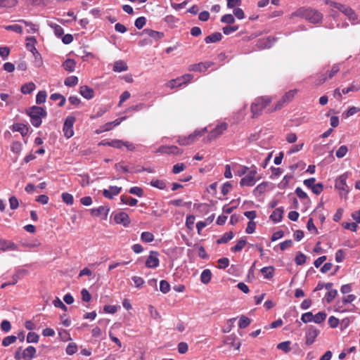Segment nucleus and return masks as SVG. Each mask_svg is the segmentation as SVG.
Wrapping results in <instances>:
<instances>
[{
  "label": "nucleus",
  "mask_w": 360,
  "mask_h": 360,
  "mask_svg": "<svg viewBox=\"0 0 360 360\" xmlns=\"http://www.w3.org/2000/svg\"><path fill=\"white\" fill-rule=\"evenodd\" d=\"M304 18L309 22L316 24L322 20L323 15L318 11L302 7L290 14V18Z\"/></svg>",
  "instance_id": "f257e3e1"
},
{
  "label": "nucleus",
  "mask_w": 360,
  "mask_h": 360,
  "mask_svg": "<svg viewBox=\"0 0 360 360\" xmlns=\"http://www.w3.org/2000/svg\"><path fill=\"white\" fill-rule=\"evenodd\" d=\"M272 101V98L269 96H264L257 98L251 104L250 110L252 117H259L262 110L266 108Z\"/></svg>",
  "instance_id": "f03ea898"
},
{
  "label": "nucleus",
  "mask_w": 360,
  "mask_h": 360,
  "mask_svg": "<svg viewBox=\"0 0 360 360\" xmlns=\"http://www.w3.org/2000/svg\"><path fill=\"white\" fill-rule=\"evenodd\" d=\"M30 117V122L35 127H39L41 124V119L46 116V110L39 106L31 107L28 112Z\"/></svg>",
  "instance_id": "7ed1b4c3"
},
{
  "label": "nucleus",
  "mask_w": 360,
  "mask_h": 360,
  "mask_svg": "<svg viewBox=\"0 0 360 360\" xmlns=\"http://www.w3.org/2000/svg\"><path fill=\"white\" fill-rule=\"evenodd\" d=\"M207 131V128L205 127L201 130H195L188 136H180L178 137L176 142L180 146H188L194 143L199 137L202 136Z\"/></svg>",
  "instance_id": "20e7f679"
},
{
  "label": "nucleus",
  "mask_w": 360,
  "mask_h": 360,
  "mask_svg": "<svg viewBox=\"0 0 360 360\" xmlns=\"http://www.w3.org/2000/svg\"><path fill=\"white\" fill-rule=\"evenodd\" d=\"M37 350L33 346H28L26 349H22L20 347L15 352L14 358L15 360H32L36 357Z\"/></svg>",
  "instance_id": "39448f33"
},
{
  "label": "nucleus",
  "mask_w": 360,
  "mask_h": 360,
  "mask_svg": "<svg viewBox=\"0 0 360 360\" xmlns=\"http://www.w3.org/2000/svg\"><path fill=\"white\" fill-rule=\"evenodd\" d=\"M297 89H292L290 90L288 92H286L283 97L276 103L274 108L269 109V112H272L276 110H280L283 108L284 105L286 103L290 102L292 101V99L295 98V95L297 94Z\"/></svg>",
  "instance_id": "423d86ee"
},
{
  "label": "nucleus",
  "mask_w": 360,
  "mask_h": 360,
  "mask_svg": "<svg viewBox=\"0 0 360 360\" xmlns=\"http://www.w3.org/2000/svg\"><path fill=\"white\" fill-rule=\"evenodd\" d=\"M348 172L341 174L336 180L335 188L340 191V195L347 196L349 192L348 186L347 185V179L348 178Z\"/></svg>",
  "instance_id": "0eeeda50"
},
{
  "label": "nucleus",
  "mask_w": 360,
  "mask_h": 360,
  "mask_svg": "<svg viewBox=\"0 0 360 360\" xmlns=\"http://www.w3.org/2000/svg\"><path fill=\"white\" fill-rule=\"evenodd\" d=\"M257 174V172L256 168L252 169L247 175L240 179V185L241 186H253L258 179Z\"/></svg>",
  "instance_id": "6e6552de"
},
{
  "label": "nucleus",
  "mask_w": 360,
  "mask_h": 360,
  "mask_svg": "<svg viewBox=\"0 0 360 360\" xmlns=\"http://www.w3.org/2000/svg\"><path fill=\"white\" fill-rule=\"evenodd\" d=\"M75 120V117L72 115L68 116L65 120L63 131L64 136L68 139H70L74 135L73 125Z\"/></svg>",
  "instance_id": "1a4fd4ad"
},
{
  "label": "nucleus",
  "mask_w": 360,
  "mask_h": 360,
  "mask_svg": "<svg viewBox=\"0 0 360 360\" xmlns=\"http://www.w3.org/2000/svg\"><path fill=\"white\" fill-rule=\"evenodd\" d=\"M228 124L226 122H221L217 124L214 129H213L210 134L207 136V139L210 141L212 140L216 139L219 137L221 135L224 134V132L227 129Z\"/></svg>",
  "instance_id": "9d476101"
},
{
  "label": "nucleus",
  "mask_w": 360,
  "mask_h": 360,
  "mask_svg": "<svg viewBox=\"0 0 360 360\" xmlns=\"http://www.w3.org/2000/svg\"><path fill=\"white\" fill-rule=\"evenodd\" d=\"M319 333L320 331L318 329H316L314 326H309L307 328L305 334L306 345H312L314 342L316 337L319 335Z\"/></svg>",
  "instance_id": "9b49d317"
},
{
  "label": "nucleus",
  "mask_w": 360,
  "mask_h": 360,
  "mask_svg": "<svg viewBox=\"0 0 360 360\" xmlns=\"http://www.w3.org/2000/svg\"><path fill=\"white\" fill-rule=\"evenodd\" d=\"M114 221L116 224H122L125 227L128 226L131 222L128 214L124 212H118L115 213Z\"/></svg>",
  "instance_id": "f8f14e48"
},
{
  "label": "nucleus",
  "mask_w": 360,
  "mask_h": 360,
  "mask_svg": "<svg viewBox=\"0 0 360 360\" xmlns=\"http://www.w3.org/2000/svg\"><path fill=\"white\" fill-rule=\"evenodd\" d=\"M158 255V252L150 251L146 261V267L152 269L158 267L160 263Z\"/></svg>",
  "instance_id": "ddd939ff"
},
{
  "label": "nucleus",
  "mask_w": 360,
  "mask_h": 360,
  "mask_svg": "<svg viewBox=\"0 0 360 360\" xmlns=\"http://www.w3.org/2000/svg\"><path fill=\"white\" fill-rule=\"evenodd\" d=\"M214 63L210 61L201 62L197 64L190 65L188 70L190 71L202 72L206 71Z\"/></svg>",
  "instance_id": "4468645a"
},
{
  "label": "nucleus",
  "mask_w": 360,
  "mask_h": 360,
  "mask_svg": "<svg viewBox=\"0 0 360 360\" xmlns=\"http://www.w3.org/2000/svg\"><path fill=\"white\" fill-rule=\"evenodd\" d=\"M123 146L126 147L127 149L129 151H133L135 150V146L134 144L129 141H124L120 139H113L112 143L111 144V147L116 148H122Z\"/></svg>",
  "instance_id": "2eb2a0df"
},
{
  "label": "nucleus",
  "mask_w": 360,
  "mask_h": 360,
  "mask_svg": "<svg viewBox=\"0 0 360 360\" xmlns=\"http://www.w3.org/2000/svg\"><path fill=\"white\" fill-rule=\"evenodd\" d=\"M0 250L4 252L7 250L15 251L18 250V247L15 243L11 240L0 238Z\"/></svg>",
  "instance_id": "dca6fc26"
},
{
  "label": "nucleus",
  "mask_w": 360,
  "mask_h": 360,
  "mask_svg": "<svg viewBox=\"0 0 360 360\" xmlns=\"http://www.w3.org/2000/svg\"><path fill=\"white\" fill-rule=\"evenodd\" d=\"M122 191V187L111 186L109 189H104L103 195L105 198L112 199L115 195H117Z\"/></svg>",
  "instance_id": "f3484780"
},
{
  "label": "nucleus",
  "mask_w": 360,
  "mask_h": 360,
  "mask_svg": "<svg viewBox=\"0 0 360 360\" xmlns=\"http://www.w3.org/2000/svg\"><path fill=\"white\" fill-rule=\"evenodd\" d=\"M79 94L86 99H91L94 97V91L89 86L84 85L79 88Z\"/></svg>",
  "instance_id": "a211bd4d"
},
{
  "label": "nucleus",
  "mask_w": 360,
  "mask_h": 360,
  "mask_svg": "<svg viewBox=\"0 0 360 360\" xmlns=\"http://www.w3.org/2000/svg\"><path fill=\"white\" fill-rule=\"evenodd\" d=\"M142 33L149 36L155 40H159L164 37V34L162 32L155 31L150 29H145L143 30Z\"/></svg>",
  "instance_id": "6ab92c4d"
},
{
  "label": "nucleus",
  "mask_w": 360,
  "mask_h": 360,
  "mask_svg": "<svg viewBox=\"0 0 360 360\" xmlns=\"http://www.w3.org/2000/svg\"><path fill=\"white\" fill-rule=\"evenodd\" d=\"M63 68L68 72H74L76 68V62L71 58L66 59L62 64Z\"/></svg>",
  "instance_id": "aec40b11"
},
{
  "label": "nucleus",
  "mask_w": 360,
  "mask_h": 360,
  "mask_svg": "<svg viewBox=\"0 0 360 360\" xmlns=\"http://www.w3.org/2000/svg\"><path fill=\"white\" fill-rule=\"evenodd\" d=\"M283 210L282 208H277L273 211L270 215V219L275 223L279 222L283 219Z\"/></svg>",
  "instance_id": "412c9836"
},
{
  "label": "nucleus",
  "mask_w": 360,
  "mask_h": 360,
  "mask_svg": "<svg viewBox=\"0 0 360 360\" xmlns=\"http://www.w3.org/2000/svg\"><path fill=\"white\" fill-rule=\"evenodd\" d=\"M222 39V35L220 32H214L212 34H211L210 35L206 37L205 38V43L207 44H210V43H215V42H218L219 41H221Z\"/></svg>",
  "instance_id": "4be33fe9"
},
{
  "label": "nucleus",
  "mask_w": 360,
  "mask_h": 360,
  "mask_svg": "<svg viewBox=\"0 0 360 360\" xmlns=\"http://www.w3.org/2000/svg\"><path fill=\"white\" fill-rule=\"evenodd\" d=\"M269 183L266 181H264L259 185L257 186V187L254 189L253 193L255 195L258 196L263 193H264L268 188Z\"/></svg>",
  "instance_id": "5701e85b"
},
{
  "label": "nucleus",
  "mask_w": 360,
  "mask_h": 360,
  "mask_svg": "<svg viewBox=\"0 0 360 360\" xmlns=\"http://www.w3.org/2000/svg\"><path fill=\"white\" fill-rule=\"evenodd\" d=\"M26 274L27 271L25 269H18L12 276V279L9 282L11 283V285H15L18 283V280H20Z\"/></svg>",
  "instance_id": "b1692460"
},
{
  "label": "nucleus",
  "mask_w": 360,
  "mask_h": 360,
  "mask_svg": "<svg viewBox=\"0 0 360 360\" xmlns=\"http://www.w3.org/2000/svg\"><path fill=\"white\" fill-rule=\"evenodd\" d=\"M341 12L347 15L349 20L355 21L357 20V16L354 11L349 6L345 5L341 10Z\"/></svg>",
  "instance_id": "393cba45"
},
{
  "label": "nucleus",
  "mask_w": 360,
  "mask_h": 360,
  "mask_svg": "<svg viewBox=\"0 0 360 360\" xmlns=\"http://www.w3.org/2000/svg\"><path fill=\"white\" fill-rule=\"evenodd\" d=\"M236 336L234 335H231L227 336L223 341L224 344L228 345L230 347H236V349H239L240 347V342H238L236 344L235 343Z\"/></svg>",
  "instance_id": "a878e982"
},
{
  "label": "nucleus",
  "mask_w": 360,
  "mask_h": 360,
  "mask_svg": "<svg viewBox=\"0 0 360 360\" xmlns=\"http://www.w3.org/2000/svg\"><path fill=\"white\" fill-rule=\"evenodd\" d=\"M275 269L272 266H265L261 269V273L265 278L271 279L274 277Z\"/></svg>",
  "instance_id": "bb28decb"
},
{
  "label": "nucleus",
  "mask_w": 360,
  "mask_h": 360,
  "mask_svg": "<svg viewBox=\"0 0 360 360\" xmlns=\"http://www.w3.org/2000/svg\"><path fill=\"white\" fill-rule=\"evenodd\" d=\"M211 278H212L211 271L208 269L203 270L200 275V281L203 284H207L210 282Z\"/></svg>",
  "instance_id": "cd10ccee"
},
{
  "label": "nucleus",
  "mask_w": 360,
  "mask_h": 360,
  "mask_svg": "<svg viewBox=\"0 0 360 360\" xmlns=\"http://www.w3.org/2000/svg\"><path fill=\"white\" fill-rule=\"evenodd\" d=\"M36 88L34 83L28 82L21 86V92L24 94H31Z\"/></svg>",
  "instance_id": "c85d7f7f"
},
{
  "label": "nucleus",
  "mask_w": 360,
  "mask_h": 360,
  "mask_svg": "<svg viewBox=\"0 0 360 360\" xmlns=\"http://www.w3.org/2000/svg\"><path fill=\"white\" fill-rule=\"evenodd\" d=\"M128 69L126 63L122 60H117L113 66V70L117 72H121L126 71Z\"/></svg>",
  "instance_id": "c756f323"
},
{
  "label": "nucleus",
  "mask_w": 360,
  "mask_h": 360,
  "mask_svg": "<svg viewBox=\"0 0 360 360\" xmlns=\"http://www.w3.org/2000/svg\"><path fill=\"white\" fill-rule=\"evenodd\" d=\"M120 200L123 204L129 205L130 206H135L138 203V200L136 198L127 195H122L120 197Z\"/></svg>",
  "instance_id": "7c9ffc66"
},
{
  "label": "nucleus",
  "mask_w": 360,
  "mask_h": 360,
  "mask_svg": "<svg viewBox=\"0 0 360 360\" xmlns=\"http://www.w3.org/2000/svg\"><path fill=\"white\" fill-rule=\"evenodd\" d=\"M108 211V210H107L103 206H100L98 208L92 209L91 210V214L92 216H94V217H98V216L102 215V214H103L105 216H107Z\"/></svg>",
  "instance_id": "2f4dec72"
},
{
  "label": "nucleus",
  "mask_w": 360,
  "mask_h": 360,
  "mask_svg": "<svg viewBox=\"0 0 360 360\" xmlns=\"http://www.w3.org/2000/svg\"><path fill=\"white\" fill-rule=\"evenodd\" d=\"M18 0H0V8H11L18 4Z\"/></svg>",
  "instance_id": "473e14b6"
},
{
  "label": "nucleus",
  "mask_w": 360,
  "mask_h": 360,
  "mask_svg": "<svg viewBox=\"0 0 360 360\" xmlns=\"http://www.w3.org/2000/svg\"><path fill=\"white\" fill-rule=\"evenodd\" d=\"M233 238L232 231L226 232L220 238L217 240V244L226 243Z\"/></svg>",
  "instance_id": "72a5a7b5"
},
{
  "label": "nucleus",
  "mask_w": 360,
  "mask_h": 360,
  "mask_svg": "<svg viewBox=\"0 0 360 360\" xmlns=\"http://www.w3.org/2000/svg\"><path fill=\"white\" fill-rule=\"evenodd\" d=\"M340 70V68L338 64L333 65L330 70H328L325 72L327 75V78H328V79H332L335 75H336Z\"/></svg>",
  "instance_id": "f704fd0d"
},
{
  "label": "nucleus",
  "mask_w": 360,
  "mask_h": 360,
  "mask_svg": "<svg viewBox=\"0 0 360 360\" xmlns=\"http://www.w3.org/2000/svg\"><path fill=\"white\" fill-rule=\"evenodd\" d=\"M13 130L19 131L23 136L28 132V128L23 124H15L13 125Z\"/></svg>",
  "instance_id": "c9c22d12"
},
{
  "label": "nucleus",
  "mask_w": 360,
  "mask_h": 360,
  "mask_svg": "<svg viewBox=\"0 0 360 360\" xmlns=\"http://www.w3.org/2000/svg\"><path fill=\"white\" fill-rule=\"evenodd\" d=\"M326 316L327 314L325 311H319L314 316L313 315V321L316 323H321L326 320Z\"/></svg>",
  "instance_id": "e433bc0d"
},
{
  "label": "nucleus",
  "mask_w": 360,
  "mask_h": 360,
  "mask_svg": "<svg viewBox=\"0 0 360 360\" xmlns=\"http://www.w3.org/2000/svg\"><path fill=\"white\" fill-rule=\"evenodd\" d=\"M150 184L160 190H164L167 186L165 181L161 179H153Z\"/></svg>",
  "instance_id": "4c0bfd02"
},
{
  "label": "nucleus",
  "mask_w": 360,
  "mask_h": 360,
  "mask_svg": "<svg viewBox=\"0 0 360 360\" xmlns=\"http://www.w3.org/2000/svg\"><path fill=\"white\" fill-rule=\"evenodd\" d=\"M359 89H360V84L358 83L353 82L348 87L344 88L342 90V92L344 94H347L351 91H354V92L358 91Z\"/></svg>",
  "instance_id": "58836bf2"
},
{
  "label": "nucleus",
  "mask_w": 360,
  "mask_h": 360,
  "mask_svg": "<svg viewBox=\"0 0 360 360\" xmlns=\"http://www.w3.org/2000/svg\"><path fill=\"white\" fill-rule=\"evenodd\" d=\"M64 84L67 86H75L78 84V77L77 76H70L65 78Z\"/></svg>",
  "instance_id": "ea45409f"
},
{
  "label": "nucleus",
  "mask_w": 360,
  "mask_h": 360,
  "mask_svg": "<svg viewBox=\"0 0 360 360\" xmlns=\"http://www.w3.org/2000/svg\"><path fill=\"white\" fill-rule=\"evenodd\" d=\"M246 245V240L243 238H240L239 240H238L236 245L231 248V251L233 252H237L241 251L243 248Z\"/></svg>",
  "instance_id": "a19ab883"
},
{
  "label": "nucleus",
  "mask_w": 360,
  "mask_h": 360,
  "mask_svg": "<svg viewBox=\"0 0 360 360\" xmlns=\"http://www.w3.org/2000/svg\"><path fill=\"white\" fill-rule=\"evenodd\" d=\"M141 240L144 243H150L154 240V235L148 231H144L141 235Z\"/></svg>",
  "instance_id": "79ce46f5"
},
{
  "label": "nucleus",
  "mask_w": 360,
  "mask_h": 360,
  "mask_svg": "<svg viewBox=\"0 0 360 360\" xmlns=\"http://www.w3.org/2000/svg\"><path fill=\"white\" fill-rule=\"evenodd\" d=\"M290 344V341L288 340L278 344L276 347L277 349H281L285 353H288L291 350Z\"/></svg>",
  "instance_id": "37998d69"
},
{
  "label": "nucleus",
  "mask_w": 360,
  "mask_h": 360,
  "mask_svg": "<svg viewBox=\"0 0 360 360\" xmlns=\"http://www.w3.org/2000/svg\"><path fill=\"white\" fill-rule=\"evenodd\" d=\"M61 198L63 201L68 205H72L74 203V198L70 193H63Z\"/></svg>",
  "instance_id": "c03bdc74"
},
{
  "label": "nucleus",
  "mask_w": 360,
  "mask_h": 360,
  "mask_svg": "<svg viewBox=\"0 0 360 360\" xmlns=\"http://www.w3.org/2000/svg\"><path fill=\"white\" fill-rule=\"evenodd\" d=\"M18 22H22V23L25 24V26L28 27L29 29L27 30V32H29V33L30 32L34 33V32H37V30H38V29L36 27V25L31 22H28V21H26L22 19L18 20Z\"/></svg>",
  "instance_id": "a18cd8bd"
},
{
  "label": "nucleus",
  "mask_w": 360,
  "mask_h": 360,
  "mask_svg": "<svg viewBox=\"0 0 360 360\" xmlns=\"http://www.w3.org/2000/svg\"><path fill=\"white\" fill-rule=\"evenodd\" d=\"M250 319L245 316H242L239 319L238 327L240 328H245L250 324Z\"/></svg>",
  "instance_id": "49530a36"
},
{
  "label": "nucleus",
  "mask_w": 360,
  "mask_h": 360,
  "mask_svg": "<svg viewBox=\"0 0 360 360\" xmlns=\"http://www.w3.org/2000/svg\"><path fill=\"white\" fill-rule=\"evenodd\" d=\"M359 111H360V108L355 107V106H352V107H350L346 112H345L342 114V116L345 118H348L349 117L354 115V114L357 113Z\"/></svg>",
  "instance_id": "de8ad7c7"
},
{
  "label": "nucleus",
  "mask_w": 360,
  "mask_h": 360,
  "mask_svg": "<svg viewBox=\"0 0 360 360\" xmlns=\"http://www.w3.org/2000/svg\"><path fill=\"white\" fill-rule=\"evenodd\" d=\"M22 148V145L20 141H13L11 146V150L12 152L16 154H19Z\"/></svg>",
  "instance_id": "09e8293b"
},
{
  "label": "nucleus",
  "mask_w": 360,
  "mask_h": 360,
  "mask_svg": "<svg viewBox=\"0 0 360 360\" xmlns=\"http://www.w3.org/2000/svg\"><path fill=\"white\" fill-rule=\"evenodd\" d=\"M39 336L34 332H29L27 335V342L29 343L38 342Z\"/></svg>",
  "instance_id": "8fccbe9b"
},
{
  "label": "nucleus",
  "mask_w": 360,
  "mask_h": 360,
  "mask_svg": "<svg viewBox=\"0 0 360 360\" xmlns=\"http://www.w3.org/2000/svg\"><path fill=\"white\" fill-rule=\"evenodd\" d=\"M17 340V337L15 335H9L4 338L2 340V345L4 347H8L10 345L14 343Z\"/></svg>",
  "instance_id": "3c124183"
},
{
  "label": "nucleus",
  "mask_w": 360,
  "mask_h": 360,
  "mask_svg": "<svg viewBox=\"0 0 360 360\" xmlns=\"http://www.w3.org/2000/svg\"><path fill=\"white\" fill-rule=\"evenodd\" d=\"M221 22L229 25H232L235 22V18L231 14H226L221 18Z\"/></svg>",
  "instance_id": "603ef678"
},
{
  "label": "nucleus",
  "mask_w": 360,
  "mask_h": 360,
  "mask_svg": "<svg viewBox=\"0 0 360 360\" xmlns=\"http://www.w3.org/2000/svg\"><path fill=\"white\" fill-rule=\"evenodd\" d=\"M46 99V92L45 91H40L36 96V103L37 104L44 103Z\"/></svg>",
  "instance_id": "864d4df0"
},
{
  "label": "nucleus",
  "mask_w": 360,
  "mask_h": 360,
  "mask_svg": "<svg viewBox=\"0 0 360 360\" xmlns=\"http://www.w3.org/2000/svg\"><path fill=\"white\" fill-rule=\"evenodd\" d=\"M77 345L75 342H70L66 347V353L72 355L77 352Z\"/></svg>",
  "instance_id": "5fc2aeb1"
},
{
  "label": "nucleus",
  "mask_w": 360,
  "mask_h": 360,
  "mask_svg": "<svg viewBox=\"0 0 360 360\" xmlns=\"http://www.w3.org/2000/svg\"><path fill=\"white\" fill-rule=\"evenodd\" d=\"M337 290H330L326 295V300L327 303H330L337 296Z\"/></svg>",
  "instance_id": "6e6d98bb"
},
{
  "label": "nucleus",
  "mask_w": 360,
  "mask_h": 360,
  "mask_svg": "<svg viewBox=\"0 0 360 360\" xmlns=\"http://www.w3.org/2000/svg\"><path fill=\"white\" fill-rule=\"evenodd\" d=\"M5 29L8 31H13L15 32L21 34L22 32V27L17 24L6 25L5 26Z\"/></svg>",
  "instance_id": "4d7b16f0"
},
{
  "label": "nucleus",
  "mask_w": 360,
  "mask_h": 360,
  "mask_svg": "<svg viewBox=\"0 0 360 360\" xmlns=\"http://www.w3.org/2000/svg\"><path fill=\"white\" fill-rule=\"evenodd\" d=\"M160 290L163 293L168 292L170 290L169 283L165 280H162L160 283Z\"/></svg>",
  "instance_id": "13d9d810"
},
{
  "label": "nucleus",
  "mask_w": 360,
  "mask_h": 360,
  "mask_svg": "<svg viewBox=\"0 0 360 360\" xmlns=\"http://www.w3.org/2000/svg\"><path fill=\"white\" fill-rule=\"evenodd\" d=\"M129 192L131 194L137 195L138 197H142L143 195V190L141 187H139V186L131 187L129 189Z\"/></svg>",
  "instance_id": "bf43d9fd"
},
{
  "label": "nucleus",
  "mask_w": 360,
  "mask_h": 360,
  "mask_svg": "<svg viewBox=\"0 0 360 360\" xmlns=\"http://www.w3.org/2000/svg\"><path fill=\"white\" fill-rule=\"evenodd\" d=\"M324 3L326 5H328L330 6H331V7H333V8L339 10L340 11H341V10L342 9L343 6H345L343 4H341L340 3H337V2L333 1L331 0H325Z\"/></svg>",
  "instance_id": "052dcab7"
},
{
  "label": "nucleus",
  "mask_w": 360,
  "mask_h": 360,
  "mask_svg": "<svg viewBox=\"0 0 360 360\" xmlns=\"http://www.w3.org/2000/svg\"><path fill=\"white\" fill-rule=\"evenodd\" d=\"M295 262L297 265H302L306 262V256L302 253H298L295 259Z\"/></svg>",
  "instance_id": "680f3d73"
},
{
  "label": "nucleus",
  "mask_w": 360,
  "mask_h": 360,
  "mask_svg": "<svg viewBox=\"0 0 360 360\" xmlns=\"http://www.w3.org/2000/svg\"><path fill=\"white\" fill-rule=\"evenodd\" d=\"M348 151L347 147L346 146H341L338 150L336 151V156L338 158H342L347 154Z\"/></svg>",
  "instance_id": "e2e57ef3"
},
{
  "label": "nucleus",
  "mask_w": 360,
  "mask_h": 360,
  "mask_svg": "<svg viewBox=\"0 0 360 360\" xmlns=\"http://www.w3.org/2000/svg\"><path fill=\"white\" fill-rule=\"evenodd\" d=\"M37 40L34 37H29L26 38V46L28 50L34 49V46H35Z\"/></svg>",
  "instance_id": "0e129e2a"
},
{
  "label": "nucleus",
  "mask_w": 360,
  "mask_h": 360,
  "mask_svg": "<svg viewBox=\"0 0 360 360\" xmlns=\"http://www.w3.org/2000/svg\"><path fill=\"white\" fill-rule=\"evenodd\" d=\"M115 168L116 169V170H117L119 172H122L124 173L129 172V167L127 166L124 165V162H120L118 163H116L115 165Z\"/></svg>",
  "instance_id": "69168bd1"
},
{
  "label": "nucleus",
  "mask_w": 360,
  "mask_h": 360,
  "mask_svg": "<svg viewBox=\"0 0 360 360\" xmlns=\"http://www.w3.org/2000/svg\"><path fill=\"white\" fill-rule=\"evenodd\" d=\"M301 321L304 323L312 321L313 314L310 311L304 313L301 316Z\"/></svg>",
  "instance_id": "338daca9"
},
{
  "label": "nucleus",
  "mask_w": 360,
  "mask_h": 360,
  "mask_svg": "<svg viewBox=\"0 0 360 360\" xmlns=\"http://www.w3.org/2000/svg\"><path fill=\"white\" fill-rule=\"evenodd\" d=\"M218 263V268L219 269H225L226 268L229 264V259L227 257H223L221 259H219L217 261Z\"/></svg>",
  "instance_id": "774afa93"
}]
</instances>
